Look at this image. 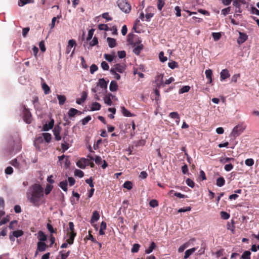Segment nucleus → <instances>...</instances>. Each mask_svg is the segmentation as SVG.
Masks as SVG:
<instances>
[{
    "instance_id": "052dcab7",
    "label": "nucleus",
    "mask_w": 259,
    "mask_h": 259,
    "mask_svg": "<svg viewBox=\"0 0 259 259\" xmlns=\"http://www.w3.org/2000/svg\"><path fill=\"white\" fill-rule=\"evenodd\" d=\"M230 10H231V7H228L226 8H225V9H223V10H222L221 13L224 16H226L230 13Z\"/></svg>"
},
{
    "instance_id": "69168bd1",
    "label": "nucleus",
    "mask_w": 259,
    "mask_h": 259,
    "mask_svg": "<svg viewBox=\"0 0 259 259\" xmlns=\"http://www.w3.org/2000/svg\"><path fill=\"white\" fill-rule=\"evenodd\" d=\"M85 183L88 184L91 188L94 187V184L93 183V179L92 177L90 178L89 179H88L85 180Z\"/></svg>"
},
{
    "instance_id": "774afa93",
    "label": "nucleus",
    "mask_w": 259,
    "mask_h": 259,
    "mask_svg": "<svg viewBox=\"0 0 259 259\" xmlns=\"http://www.w3.org/2000/svg\"><path fill=\"white\" fill-rule=\"evenodd\" d=\"M101 67L102 68V69L104 70H108V69H109V65L108 64H107V63L105 61H103L102 63H101Z\"/></svg>"
},
{
    "instance_id": "bf43d9fd",
    "label": "nucleus",
    "mask_w": 259,
    "mask_h": 259,
    "mask_svg": "<svg viewBox=\"0 0 259 259\" xmlns=\"http://www.w3.org/2000/svg\"><path fill=\"white\" fill-rule=\"evenodd\" d=\"M104 102L109 106H111L112 104L111 99L109 96H105L104 98Z\"/></svg>"
},
{
    "instance_id": "f03ea898",
    "label": "nucleus",
    "mask_w": 259,
    "mask_h": 259,
    "mask_svg": "<svg viewBox=\"0 0 259 259\" xmlns=\"http://www.w3.org/2000/svg\"><path fill=\"white\" fill-rule=\"evenodd\" d=\"M117 4L118 8L125 13L131 12V6L126 0H118Z\"/></svg>"
},
{
    "instance_id": "f704fd0d",
    "label": "nucleus",
    "mask_w": 259,
    "mask_h": 259,
    "mask_svg": "<svg viewBox=\"0 0 259 259\" xmlns=\"http://www.w3.org/2000/svg\"><path fill=\"white\" fill-rule=\"evenodd\" d=\"M190 89V87L189 85H185L183 86L182 88H181L179 91V94H183L185 93L188 92Z\"/></svg>"
},
{
    "instance_id": "dca6fc26",
    "label": "nucleus",
    "mask_w": 259,
    "mask_h": 259,
    "mask_svg": "<svg viewBox=\"0 0 259 259\" xmlns=\"http://www.w3.org/2000/svg\"><path fill=\"white\" fill-rule=\"evenodd\" d=\"M87 98V93L85 92H83L81 94V97L79 99H77L76 103L81 105L83 103Z\"/></svg>"
},
{
    "instance_id": "6e6552de",
    "label": "nucleus",
    "mask_w": 259,
    "mask_h": 259,
    "mask_svg": "<svg viewBox=\"0 0 259 259\" xmlns=\"http://www.w3.org/2000/svg\"><path fill=\"white\" fill-rule=\"evenodd\" d=\"M61 129V128L58 126L57 127H55L53 130L54 135L56 141H60L61 139V137L60 136Z\"/></svg>"
},
{
    "instance_id": "79ce46f5",
    "label": "nucleus",
    "mask_w": 259,
    "mask_h": 259,
    "mask_svg": "<svg viewBox=\"0 0 259 259\" xmlns=\"http://www.w3.org/2000/svg\"><path fill=\"white\" fill-rule=\"evenodd\" d=\"M154 95H155V97L154 96H152V98H153V99L156 100V101H158L159 100V98H160V93H159V91L158 90V89H155L154 90Z\"/></svg>"
},
{
    "instance_id": "aec40b11",
    "label": "nucleus",
    "mask_w": 259,
    "mask_h": 259,
    "mask_svg": "<svg viewBox=\"0 0 259 259\" xmlns=\"http://www.w3.org/2000/svg\"><path fill=\"white\" fill-rule=\"evenodd\" d=\"M143 49V45L142 44H140L135 47L133 50V52L137 55H139Z\"/></svg>"
},
{
    "instance_id": "0eeeda50",
    "label": "nucleus",
    "mask_w": 259,
    "mask_h": 259,
    "mask_svg": "<svg viewBox=\"0 0 259 259\" xmlns=\"http://www.w3.org/2000/svg\"><path fill=\"white\" fill-rule=\"evenodd\" d=\"M154 8L152 7H149L146 10V13L145 14V18L146 19V21H149L152 17L154 16V13H152L150 12L151 10H153Z\"/></svg>"
},
{
    "instance_id": "c03bdc74",
    "label": "nucleus",
    "mask_w": 259,
    "mask_h": 259,
    "mask_svg": "<svg viewBox=\"0 0 259 259\" xmlns=\"http://www.w3.org/2000/svg\"><path fill=\"white\" fill-rule=\"evenodd\" d=\"M220 214L221 218L224 220H228L230 217V214L226 211H222L221 212Z\"/></svg>"
},
{
    "instance_id": "2eb2a0df",
    "label": "nucleus",
    "mask_w": 259,
    "mask_h": 259,
    "mask_svg": "<svg viewBox=\"0 0 259 259\" xmlns=\"http://www.w3.org/2000/svg\"><path fill=\"white\" fill-rule=\"evenodd\" d=\"M67 236H69V238L67 239L66 242L70 245L72 244L74 242V238L76 236V233H67Z\"/></svg>"
},
{
    "instance_id": "20e7f679",
    "label": "nucleus",
    "mask_w": 259,
    "mask_h": 259,
    "mask_svg": "<svg viewBox=\"0 0 259 259\" xmlns=\"http://www.w3.org/2000/svg\"><path fill=\"white\" fill-rule=\"evenodd\" d=\"M23 120L27 123H30L32 121V116L28 109L24 107L23 111Z\"/></svg>"
},
{
    "instance_id": "c85d7f7f",
    "label": "nucleus",
    "mask_w": 259,
    "mask_h": 259,
    "mask_svg": "<svg viewBox=\"0 0 259 259\" xmlns=\"http://www.w3.org/2000/svg\"><path fill=\"white\" fill-rule=\"evenodd\" d=\"M38 238L40 241L43 242L47 240V236L42 231H39L38 233Z\"/></svg>"
},
{
    "instance_id": "a19ab883",
    "label": "nucleus",
    "mask_w": 259,
    "mask_h": 259,
    "mask_svg": "<svg viewBox=\"0 0 259 259\" xmlns=\"http://www.w3.org/2000/svg\"><path fill=\"white\" fill-rule=\"evenodd\" d=\"M211 35L214 41L219 40L221 37V34L219 32H212Z\"/></svg>"
},
{
    "instance_id": "5fc2aeb1",
    "label": "nucleus",
    "mask_w": 259,
    "mask_h": 259,
    "mask_svg": "<svg viewBox=\"0 0 259 259\" xmlns=\"http://www.w3.org/2000/svg\"><path fill=\"white\" fill-rule=\"evenodd\" d=\"M159 58L161 62H164L167 60V57L164 56V53L161 52L159 54Z\"/></svg>"
},
{
    "instance_id": "58836bf2",
    "label": "nucleus",
    "mask_w": 259,
    "mask_h": 259,
    "mask_svg": "<svg viewBox=\"0 0 259 259\" xmlns=\"http://www.w3.org/2000/svg\"><path fill=\"white\" fill-rule=\"evenodd\" d=\"M47 228L51 233H57V229H54L52 225L49 223L47 225Z\"/></svg>"
},
{
    "instance_id": "a878e982",
    "label": "nucleus",
    "mask_w": 259,
    "mask_h": 259,
    "mask_svg": "<svg viewBox=\"0 0 259 259\" xmlns=\"http://www.w3.org/2000/svg\"><path fill=\"white\" fill-rule=\"evenodd\" d=\"M59 186L63 191L65 192L67 191V182L66 180L60 182Z\"/></svg>"
},
{
    "instance_id": "13d9d810",
    "label": "nucleus",
    "mask_w": 259,
    "mask_h": 259,
    "mask_svg": "<svg viewBox=\"0 0 259 259\" xmlns=\"http://www.w3.org/2000/svg\"><path fill=\"white\" fill-rule=\"evenodd\" d=\"M169 116L173 119H178L180 117L178 113L177 112H170L169 114Z\"/></svg>"
},
{
    "instance_id": "f3484780",
    "label": "nucleus",
    "mask_w": 259,
    "mask_h": 259,
    "mask_svg": "<svg viewBox=\"0 0 259 259\" xmlns=\"http://www.w3.org/2000/svg\"><path fill=\"white\" fill-rule=\"evenodd\" d=\"M47 247V244L44 242L39 241L37 243V250L40 252L45 251Z\"/></svg>"
},
{
    "instance_id": "7ed1b4c3",
    "label": "nucleus",
    "mask_w": 259,
    "mask_h": 259,
    "mask_svg": "<svg viewBox=\"0 0 259 259\" xmlns=\"http://www.w3.org/2000/svg\"><path fill=\"white\" fill-rule=\"evenodd\" d=\"M246 126L243 124H239L235 126L231 133V135L234 138L239 136L245 129Z\"/></svg>"
},
{
    "instance_id": "3c124183",
    "label": "nucleus",
    "mask_w": 259,
    "mask_h": 259,
    "mask_svg": "<svg viewBox=\"0 0 259 259\" xmlns=\"http://www.w3.org/2000/svg\"><path fill=\"white\" fill-rule=\"evenodd\" d=\"M157 8L159 11H161L164 5V0H157Z\"/></svg>"
},
{
    "instance_id": "6e6d98bb",
    "label": "nucleus",
    "mask_w": 259,
    "mask_h": 259,
    "mask_svg": "<svg viewBox=\"0 0 259 259\" xmlns=\"http://www.w3.org/2000/svg\"><path fill=\"white\" fill-rule=\"evenodd\" d=\"M245 163L247 166H252L254 164V160L252 158H248L245 160Z\"/></svg>"
},
{
    "instance_id": "5701e85b",
    "label": "nucleus",
    "mask_w": 259,
    "mask_h": 259,
    "mask_svg": "<svg viewBox=\"0 0 259 259\" xmlns=\"http://www.w3.org/2000/svg\"><path fill=\"white\" fill-rule=\"evenodd\" d=\"M156 245L155 242H152L150 244V246L148 247V248L146 249L145 250V253L146 254H149L151 252L153 251V250L156 248Z\"/></svg>"
},
{
    "instance_id": "4be33fe9",
    "label": "nucleus",
    "mask_w": 259,
    "mask_h": 259,
    "mask_svg": "<svg viewBox=\"0 0 259 259\" xmlns=\"http://www.w3.org/2000/svg\"><path fill=\"white\" fill-rule=\"evenodd\" d=\"M196 250L195 248H192L191 249L187 250L185 252L184 259L188 258L193 252Z\"/></svg>"
},
{
    "instance_id": "2f4dec72",
    "label": "nucleus",
    "mask_w": 259,
    "mask_h": 259,
    "mask_svg": "<svg viewBox=\"0 0 259 259\" xmlns=\"http://www.w3.org/2000/svg\"><path fill=\"white\" fill-rule=\"evenodd\" d=\"M41 86H42V88L44 91V93L46 95L49 94L51 92L50 87L45 82H44L42 84Z\"/></svg>"
},
{
    "instance_id": "49530a36",
    "label": "nucleus",
    "mask_w": 259,
    "mask_h": 259,
    "mask_svg": "<svg viewBox=\"0 0 259 259\" xmlns=\"http://www.w3.org/2000/svg\"><path fill=\"white\" fill-rule=\"evenodd\" d=\"M140 247V245L138 243H135L133 245V246L131 249V251L133 253L137 252Z\"/></svg>"
},
{
    "instance_id": "412c9836",
    "label": "nucleus",
    "mask_w": 259,
    "mask_h": 259,
    "mask_svg": "<svg viewBox=\"0 0 259 259\" xmlns=\"http://www.w3.org/2000/svg\"><path fill=\"white\" fill-rule=\"evenodd\" d=\"M101 106L100 103L98 102H94L93 103L91 107V111H96V110H99L101 109Z\"/></svg>"
},
{
    "instance_id": "ea45409f",
    "label": "nucleus",
    "mask_w": 259,
    "mask_h": 259,
    "mask_svg": "<svg viewBox=\"0 0 259 259\" xmlns=\"http://www.w3.org/2000/svg\"><path fill=\"white\" fill-rule=\"evenodd\" d=\"M205 74L206 75V78L209 81H212L211 75H212V73L211 70H210V69L206 70V71L205 72Z\"/></svg>"
},
{
    "instance_id": "c9c22d12",
    "label": "nucleus",
    "mask_w": 259,
    "mask_h": 259,
    "mask_svg": "<svg viewBox=\"0 0 259 259\" xmlns=\"http://www.w3.org/2000/svg\"><path fill=\"white\" fill-rule=\"evenodd\" d=\"M98 43V38L96 37H94L92 40H91L89 44V46H87L88 49H90L91 47L97 45Z\"/></svg>"
},
{
    "instance_id": "603ef678",
    "label": "nucleus",
    "mask_w": 259,
    "mask_h": 259,
    "mask_svg": "<svg viewBox=\"0 0 259 259\" xmlns=\"http://www.w3.org/2000/svg\"><path fill=\"white\" fill-rule=\"evenodd\" d=\"M18 222L16 220L12 221L10 222L9 227L10 229H14L17 226Z\"/></svg>"
},
{
    "instance_id": "864d4df0",
    "label": "nucleus",
    "mask_w": 259,
    "mask_h": 259,
    "mask_svg": "<svg viewBox=\"0 0 259 259\" xmlns=\"http://www.w3.org/2000/svg\"><path fill=\"white\" fill-rule=\"evenodd\" d=\"M74 175L79 178H82L84 176L83 172L79 169H75L74 171Z\"/></svg>"
},
{
    "instance_id": "338daca9",
    "label": "nucleus",
    "mask_w": 259,
    "mask_h": 259,
    "mask_svg": "<svg viewBox=\"0 0 259 259\" xmlns=\"http://www.w3.org/2000/svg\"><path fill=\"white\" fill-rule=\"evenodd\" d=\"M104 19H105L107 21H109L112 20V18L109 16L108 13H104L102 15Z\"/></svg>"
},
{
    "instance_id": "39448f33",
    "label": "nucleus",
    "mask_w": 259,
    "mask_h": 259,
    "mask_svg": "<svg viewBox=\"0 0 259 259\" xmlns=\"http://www.w3.org/2000/svg\"><path fill=\"white\" fill-rule=\"evenodd\" d=\"M23 235V231L20 230L12 232L9 235V238L11 241H14L15 237L18 238Z\"/></svg>"
},
{
    "instance_id": "4d7b16f0",
    "label": "nucleus",
    "mask_w": 259,
    "mask_h": 259,
    "mask_svg": "<svg viewBox=\"0 0 259 259\" xmlns=\"http://www.w3.org/2000/svg\"><path fill=\"white\" fill-rule=\"evenodd\" d=\"M149 205L152 207H155L158 206V202L156 199H152L150 201Z\"/></svg>"
},
{
    "instance_id": "b1692460",
    "label": "nucleus",
    "mask_w": 259,
    "mask_h": 259,
    "mask_svg": "<svg viewBox=\"0 0 259 259\" xmlns=\"http://www.w3.org/2000/svg\"><path fill=\"white\" fill-rule=\"evenodd\" d=\"M69 228L67 229V231L68 233H76L74 225L73 222H70L69 223Z\"/></svg>"
},
{
    "instance_id": "7c9ffc66",
    "label": "nucleus",
    "mask_w": 259,
    "mask_h": 259,
    "mask_svg": "<svg viewBox=\"0 0 259 259\" xmlns=\"http://www.w3.org/2000/svg\"><path fill=\"white\" fill-rule=\"evenodd\" d=\"M225 183V180L223 177H220L217 180L216 184L219 187H222Z\"/></svg>"
},
{
    "instance_id": "c756f323",
    "label": "nucleus",
    "mask_w": 259,
    "mask_h": 259,
    "mask_svg": "<svg viewBox=\"0 0 259 259\" xmlns=\"http://www.w3.org/2000/svg\"><path fill=\"white\" fill-rule=\"evenodd\" d=\"M57 98L60 105H63L66 101V97L64 95H57Z\"/></svg>"
},
{
    "instance_id": "a211bd4d",
    "label": "nucleus",
    "mask_w": 259,
    "mask_h": 259,
    "mask_svg": "<svg viewBox=\"0 0 259 259\" xmlns=\"http://www.w3.org/2000/svg\"><path fill=\"white\" fill-rule=\"evenodd\" d=\"M121 110L122 114L124 116L126 117H132L134 116V114L131 113L130 111L127 110L124 107H121Z\"/></svg>"
},
{
    "instance_id": "473e14b6",
    "label": "nucleus",
    "mask_w": 259,
    "mask_h": 259,
    "mask_svg": "<svg viewBox=\"0 0 259 259\" xmlns=\"http://www.w3.org/2000/svg\"><path fill=\"white\" fill-rule=\"evenodd\" d=\"M251 252L249 250L245 251L241 255V259H250Z\"/></svg>"
},
{
    "instance_id": "9d476101",
    "label": "nucleus",
    "mask_w": 259,
    "mask_h": 259,
    "mask_svg": "<svg viewBox=\"0 0 259 259\" xmlns=\"http://www.w3.org/2000/svg\"><path fill=\"white\" fill-rule=\"evenodd\" d=\"M247 39V36L244 33L239 32V36L237 39V42L238 44H241L246 40Z\"/></svg>"
},
{
    "instance_id": "e2e57ef3",
    "label": "nucleus",
    "mask_w": 259,
    "mask_h": 259,
    "mask_svg": "<svg viewBox=\"0 0 259 259\" xmlns=\"http://www.w3.org/2000/svg\"><path fill=\"white\" fill-rule=\"evenodd\" d=\"M186 183L187 184V185L190 187L191 188H193L194 187V182L189 178H188L186 180Z\"/></svg>"
},
{
    "instance_id": "bb28decb",
    "label": "nucleus",
    "mask_w": 259,
    "mask_h": 259,
    "mask_svg": "<svg viewBox=\"0 0 259 259\" xmlns=\"http://www.w3.org/2000/svg\"><path fill=\"white\" fill-rule=\"evenodd\" d=\"M107 42L108 43V45L110 48H113L116 46V40L114 38H112L111 37H108L107 38Z\"/></svg>"
},
{
    "instance_id": "680f3d73",
    "label": "nucleus",
    "mask_w": 259,
    "mask_h": 259,
    "mask_svg": "<svg viewBox=\"0 0 259 259\" xmlns=\"http://www.w3.org/2000/svg\"><path fill=\"white\" fill-rule=\"evenodd\" d=\"M61 15H60V16H57V17H54L52 18V22H51V24L50 25L51 29L55 27L56 19H60L61 18Z\"/></svg>"
},
{
    "instance_id": "423d86ee",
    "label": "nucleus",
    "mask_w": 259,
    "mask_h": 259,
    "mask_svg": "<svg viewBox=\"0 0 259 259\" xmlns=\"http://www.w3.org/2000/svg\"><path fill=\"white\" fill-rule=\"evenodd\" d=\"M125 70L124 66L119 64L114 65L110 69V72H118L119 73H122Z\"/></svg>"
},
{
    "instance_id": "72a5a7b5",
    "label": "nucleus",
    "mask_w": 259,
    "mask_h": 259,
    "mask_svg": "<svg viewBox=\"0 0 259 259\" xmlns=\"http://www.w3.org/2000/svg\"><path fill=\"white\" fill-rule=\"evenodd\" d=\"M110 90L112 92H115L117 91L118 89V85L117 84V82H111L110 84Z\"/></svg>"
},
{
    "instance_id": "37998d69",
    "label": "nucleus",
    "mask_w": 259,
    "mask_h": 259,
    "mask_svg": "<svg viewBox=\"0 0 259 259\" xmlns=\"http://www.w3.org/2000/svg\"><path fill=\"white\" fill-rule=\"evenodd\" d=\"M53 188V186L50 184H47L45 188V193L46 195H48L50 193Z\"/></svg>"
},
{
    "instance_id": "0e129e2a",
    "label": "nucleus",
    "mask_w": 259,
    "mask_h": 259,
    "mask_svg": "<svg viewBox=\"0 0 259 259\" xmlns=\"http://www.w3.org/2000/svg\"><path fill=\"white\" fill-rule=\"evenodd\" d=\"M94 29H90L89 32H88V36L87 38V41H89V40H90L93 36V34H94Z\"/></svg>"
},
{
    "instance_id": "f8f14e48",
    "label": "nucleus",
    "mask_w": 259,
    "mask_h": 259,
    "mask_svg": "<svg viewBox=\"0 0 259 259\" xmlns=\"http://www.w3.org/2000/svg\"><path fill=\"white\" fill-rule=\"evenodd\" d=\"M81 113V112L80 111L73 108H70L68 112V115L69 118L74 117L77 114H80Z\"/></svg>"
},
{
    "instance_id": "9b49d317",
    "label": "nucleus",
    "mask_w": 259,
    "mask_h": 259,
    "mask_svg": "<svg viewBox=\"0 0 259 259\" xmlns=\"http://www.w3.org/2000/svg\"><path fill=\"white\" fill-rule=\"evenodd\" d=\"M100 218V214L98 211L95 210L93 212V214L91 220V223L93 224L97 222Z\"/></svg>"
},
{
    "instance_id": "a18cd8bd",
    "label": "nucleus",
    "mask_w": 259,
    "mask_h": 259,
    "mask_svg": "<svg viewBox=\"0 0 259 259\" xmlns=\"http://www.w3.org/2000/svg\"><path fill=\"white\" fill-rule=\"evenodd\" d=\"M123 187L125 188H126L128 190H131L132 189L133 187V184L130 181H126L123 184Z\"/></svg>"
},
{
    "instance_id": "393cba45",
    "label": "nucleus",
    "mask_w": 259,
    "mask_h": 259,
    "mask_svg": "<svg viewBox=\"0 0 259 259\" xmlns=\"http://www.w3.org/2000/svg\"><path fill=\"white\" fill-rule=\"evenodd\" d=\"M104 58L109 62H111L116 57L114 54H105L104 55Z\"/></svg>"
},
{
    "instance_id": "1a4fd4ad",
    "label": "nucleus",
    "mask_w": 259,
    "mask_h": 259,
    "mask_svg": "<svg viewBox=\"0 0 259 259\" xmlns=\"http://www.w3.org/2000/svg\"><path fill=\"white\" fill-rule=\"evenodd\" d=\"M87 161H88V160L82 158L76 162V165L78 167L84 169L85 167L86 163Z\"/></svg>"
},
{
    "instance_id": "de8ad7c7",
    "label": "nucleus",
    "mask_w": 259,
    "mask_h": 259,
    "mask_svg": "<svg viewBox=\"0 0 259 259\" xmlns=\"http://www.w3.org/2000/svg\"><path fill=\"white\" fill-rule=\"evenodd\" d=\"M98 28L99 29L101 30H105V31H108L109 30V28L107 25V24H101L98 25Z\"/></svg>"
},
{
    "instance_id": "09e8293b",
    "label": "nucleus",
    "mask_w": 259,
    "mask_h": 259,
    "mask_svg": "<svg viewBox=\"0 0 259 259\" xmlns=\"http://www.w3.org/2000/svg\"><path fill=\"white\" fill-rule=\"evenodd\" d=\"M63 141L64 142V143L61 144V147L63 149V152H64L65 151L68 149L69 146L68 144L65 141V137H63Z\"/></svg>"
},
{
    "instance_id": "4468645a",
    "label": "nucleus",
    "mask_w": 259,
    "mask_h": 259,
    "mask_svg": "<svg viewBox=\"0 0 259 259\" xmlns=\"http://www.w3.org/2000/svg\"><path fill=\"white\" fill-rule=\"evenodd\" d=\"M230 75L229 71L227 69L222 70L220 73L221 79L222 80H225L228 78Z\"/></svg>"
},
{
    "instance_id": "8fccbe9b",
    "label": "nucleus",
    "mask_w": 259,
    "mask_h": 259,
    "mask_svg": "<svg viewBox=\"0 0 259 259\" xmlns=\"http://www.w3.org/2000/svg\"><path fill=\"white\" fill-rule=\"evenodd\" d=\"M91 120V116L90 115L87 116L81 120L82 125L87 124Z\"/></svg>"
},
{
    "instance_id": "6ab92c4d",
    "label": "nucleus",
    "mask_w": 259,
    "mask_h": 259,
    "mask_svg": "<svg viewBox=\"0 0 259 259\" xmlns=\"http://www.w3.org/2000/svg\"><path fill=\"white\" fill-rule=\"evenodd\" d=\"M106 223L105 222L103 221L101 224L100 229L99 232L100 235H103L105 234L104 231L106 229Z\"/></svg>"
},
{
    "instance_id": "f257e3e1",
    "label": "nucleus",
    "mask_w": 259,
    "mask_h": 259,
    "mask_svg": "<svg viewBox=\"0 0 259 259\" xmlns=\"http://www.w3.org/2000/svg\"><path fill=\"white\" fill-rule=\"evenodd\" d=\"M44 189L40 185L35 184L31 187V191L26 194L28 200L35 206H39L44 202L42 200L44 197Z\"/></svg>"
},
{
    "instance_id": "4c0bfd02",
    "label": "nucleus",
    "mask_w": 259,
    "mask_h": 259,
    "mask_svg": "<svg viewBox=\"0 0 259 259\" xmlns=\"http://www.w3.org/2000/svg\"><path fill=\"white\" fill-rule=\"evenodd\" d=\"M42 136L45 140L47 142L49 143L51 140V135L48 133H45L42 134Z\"/></svg>"
},
{
    "instance_id": "cd10ccee",
    "label": "nucleus",
    "mask_w": 259,
    "mask_h": 259,
    "mask_svg": "<svg viewBox=\"0 0 259 259\" xmlns=\"http://www.w3.org/2000/svg\"><path fill=\"white\" fill-rule=\"evenodd\" d=\"M33 0H19L18 4L19 6L22 7L26 4L33 3Z\"/></svg>"
},
{
    "instance_id": "e433bc0d",
    "label": "nucleus",
    "mask_w": 259,
    "mask_h": 259,
    "mask_svg": "<svg viewBox=\"0 0 259 259\" xmlns=\"http://www.w3.org/2000/svg\"><path fill=\"white\" fill-rule=\"evenodd\" d=\"M89 235L87 236L84 238V240L85 241L86 240H91L94 243L97 242V240L95 238H94L93 236L91 234V231H89Z\"/></svg>"
},
{
    "instance_id": "ddd939ff",
    "label": "nucleus",
    "mask_w": 259,
    "mask_h": 259,
    "mask_svg": "<svg viewBox=\"0 0 259 259\" xmlns=\"http://www.w3.org/2000/svg\"><path fill=\"white\" fill-rule=\"evenodd\" d=\"M54 124V119H52L51 121L48 123H46L43 126V130L44 131H48L51 129H52L53 127Z\"/></svg>"
}]
</instances>
